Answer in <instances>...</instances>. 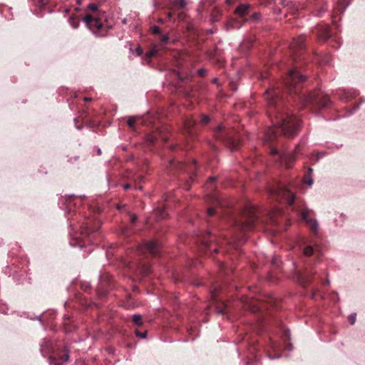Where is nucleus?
<instances>
[{"mask_svg":"<svg viewBox=\"0 0 365 365\" xmlns=\"http://www.w3.org/2000/svg\"><path fill=\"white\" fill-rule=\"evenodd\" d=\"M276 125L281 128L284 135L292 137L298 132L299 120L289 113L279 112L276 115Z\"/></svg>","mask_w":365,"mask_h":365,"instance_id":"obj_1","label":"nucleus"},{"mask_svg":"<svg viewBox=\"0 0 365 365\" xmlns=\"http://www.w3.org/2000/svg\"><path fill=\"white\" fill-rule=\"evenodd\" d=\"M275 192L282 198L286 199L289 205L293 204V202H294L295 195L293 193L289 192L286 188H281L276 191H271L272 195L274 194Z\"/></svg>","mask_w":365,"mask_h":365,"instance_id":"obj_2","label":"nucleus"},{"mask_svg":"<svg viewBox=\"0 0 365 365\" xmlns=\"http://www.w3.org/2000/svg\"><path fill=\"white\" fill-rule=\"evenodd\" d=\"M310 212L311 210L308 209L304 210L302 215V217L309 225L312 230L314 232H317L318 229V224L315 220L309 218V215Z\"/></svg>","mask_w":365,"mask_h":365,"instance_id":"obj_3","label":"nucleus"},{"mask_svg":"<svg viewBox=\"0 0 365 365\" xmlns=\"http://www.w3.org/2000/svg\"><path fill=\"white\" fill-rule=\"evenodd\" d=\"M305 78L295 71H290L286 79L287 84L296 83L298 81H304Z\"/></svg>","mask_w":365,"mask_h":365,"instance_id":"obj_4","label":"nucleus"},{"mask_svg":"<svg viewBox=\"0 0 365 365\" xmlns=\"http://www.w3.org/2000/svg\"><path fill=\"white\" fill-rule=\"evenodd\" d=\"M143 247L146 248L152 255L155 256L158 253L160 247L156 242L150 240L146 242L140 249L143 250Z\"/></svg>","mask_w":365,"mask_h":365,"instance_id":"obj_5","label":"nucleus"},{"mask_svg":"<svg viewBox=\"0 0 365 365\" xmlns=\"http://www.w3.org/2000/svg\"><path fill=\"white\" fill-rule=\"evenodd\" d=\"M280 160L282 164L287 168H289L292 163L295 160L294 155L292 153H284L280 157Z\"/></svg>","mask_w":365,"mask_h":365,"instance_id":"obj_6","label":"nucleus"},{"mask_svg":"<svg viewBox=\"0 0 365 365\" xmlns=\"http://www.w3.org/2000/svg\"><path fill=\"white\" fill-rule=\"evenodd\" d=\"M68 351L66 350L63 355V359L61 361L59 359H57L56 357L51 358V365H61L63 363L68 361Z\"/></svg>","mask_w":365,"mask_h":365,"instance_id":"obj_7","label":"nucleus"},{"mask_svg":"<svg viewBox=\"0 0 365 365\" xmlns=\"http://www.w3.org/2000/svg\"><path fill=\"white\" fill-rule=\"evenodd\" d=\"M267 95V99L269 102V104L270 106H274L275 105V98H277V93L274 90H268L266 92Z\"/></svg>","mask_w":365,"mask_h":365,"instance_id":"obj_8","label":"nucleus"},{"mask_svg":"<svg viewBox=\"0 0 365 365\" xmlns=\"http://www.w3.org/2000/svg\"><path fill=\"white\" fill-rule=\"evenodd\" d=\"M249 9H250L249 5H244V4L240 5L237 8H236L235 14L240 16H243L247 14Z\"/></svg>","mask_w":365,"mask_h":365,"instance_id":"obj_9","label":"nucleus"},{"mask_svg":"<svg viewBox=\"0 0 365 365\" xmlns=\"http://www.w3.org/2000/svg\"><path fill=\"white\" fill-rule=\"evenodd\" d=\"M276 133L274 131V129L273 128H269L265 134L264 141L265 142H270L276 138Z\"/></svg>","mask_w":365,"mask_h":365,"instance_id":"obj_10","label":"nucleus"},{"mask_svg":"<svg viewBox=\"0 0 365 365\" xmlns=\"http://www.w3.org/2000/svg\"><path fill=\"white\" fill-rule=\"evenodd\" d=\"M304 38L301 36L298 37L297 39H294L291 46L292 48H302L304 43Z\"/></svg>","mask_w":365,"mask_h":365,"instance_id":"obj_11","label":"nucleus"},{"mask_svg":"<svg viewBox=\"0 0 365 365\" xmlns=\"http://www.w3.org/2000/svg\"><path fill=\"white\" fill-rule=\"evenodd\" d=\"M307 101H314L316 103L321 105L322 106H326L327 103H320L318 96H316L314 94H309L307 98Z\"/></svg>","mask_w":365,"mask_h":365,"instance_id":"obj_12","label":"nucleus"},{"mask_svg":"<svg viewBox=\"0 0 365 365\" xmlns=\"http://www.w3.org/2000/svg\"><path fill=\"white\" fill-rule=\"evenodd\" d=\"M227 26L231 29H239L241 26V25L237 20L232 19L230 21H228Z\"/></svg>","mask_w":365,"mask_h":365,"instance_id":"obj_13","label":"nucleus"},{"mask_svg":"<svg viewBox=\"0 0 365 365\" xmlns=\"http://www.w3.org/2000/svg\"><path fill=\"white\" fill-rule=\"evenodd\" d=\"M138 119L139 118L138 116L130 117L127 121L128 125L131 128H134V125Z\"/></svg>","mask_w":365,"mask_h":365,"instance_id":"obj_14","label":"nucleus"},{"mask_svg":"<svg viewBox=\"0 0 365 365\" xmlns=\"http://www.w3.org/2000/svg\"><path fill=\"white\" fill-rule=\"evenodd\" d=\"M133 322L138 326H140L143 324V319L142 316L140 314H135L133 317Z\"/></svg>","mask_w":365,"mask_h":365,"instance_id":"obj_15","label":"nucleus"},{"mask_svg":"<svg viewBox=\"0 0 365 365\" xmlns=\"http://www.w3.org/2000/svg\"><path fill=\"white\" fill-rule=\"evenodd\" d=\"M91 26L100 30L102 28L103 25L98 19H94L93 21L91 24Z\"/></svg>","mask_w":365,"mask_h":365,"instance_id":"obj_16","label":"nucleus"},{"mask_svg":"<svg viewBox=\"0 0 365 365\" xmlns=\"http://www.w3.org/2000/svg\"><path fill=\"white\" fill-rule=\"evenodd\" d=\"M304 255L309 257L313 254V248L311 246H307L304 249Z\"/></svg>","mask_w":365,"mask_h":365,"instance_id":"obj_17","label":"nucleus"},{"mask_svg":"<svg viewBox=\"0 0 365 365\" xmlns=\"http://www.w3.org/2000/svg\"><path fill=\"white\" fill-rule=\"evenodd\" d=\"M160 43L161 44L163 45H165V44H167L169 41V36L168 34H164L161 36L160 39Z\"/></svg>","mask_w":365,"mask_h":365,"instance_id":"obj_18","label":"nucleus"},{"mask_svg":"<svg viewBox=\"0 0 365 365\" xmlns=\"http://www.w3.org/2000/svg\"><path fill=\"white\" fill-rule=\"evenodd\" d=\"M94 19L92 17L91 15H86L85 17H84V21L85 22H86L87 24H92V22L93 21Z\"/></svg>","mask_w":365,"mask_h":365,"instance_id":"obj_19","label":"nucleus"},{"mask_svg":"<svg viewBox=\"0 0 365 365\" xmlns=\"http://www.w3.org/2000/svg\"><path fill=\"white\" fill-rule=\"evenodd\" d=\"M210 121V118L208 115H202L201 118V123L203 124H207Z\"/></svg>","mask_w":365,"mask_h":365,"instance_id":"obj_20","label":"nucleus"},{"mask_svg":"<svg viewBox=\"0 0 365 365\" xmlns=\"http://www.w3.org/2000/svg\"><path fill=\"white\" fill-rule=\"evenodd\" d=\"M151 30H152V32L155 34H158L160 33V29L158 26H153L152 28H151Z\"/></svg>","mask_w":365,"mask_h":365,"instance_id":"obj_21","label":"nucleus"},{"mask_svg":"<svg viewBox=\"0 0 365 365\" xmlns=\"http://www.w3.org/2000/svg\"><path fill=\"white\" fill-rule=\"evenodd\" d=\"M349 322L351 324H354L356 322V314H351L349 317Z\"/></svg>","mask_w":365,"mask_h":365,"instance_id":"obj_22","label":"nucleus"},{"mask_svg":"<svg viewBox=\"0 0 365 365\" xmlns=\"http://www.w3.org/2000/svg\"><path fill=\"white\" fill-rule=\"evenodd\" d=\"M207 215L212 216L215 213V209L214 207H210L207 209Z\"/></svg>","mask_w":365,"mask_h":365,"instance_id":"obj_23","label":"nucleus"},{"mask_svg":"<svg viewBox=\"0 0 365 365\" xmlns=\"http://www.w3.org/2000/svg\"><path fill=\"white\" fill-rule=\"evenodd\" d=\"M88 8L92 11H96L98 9V6L96 4H90L88 6Z\"/></svg>","mask_w":365,"mask_h":365,"instance_id":"obj_24","label":"nucleus"},{"mask_svg":"<svg viewBox=\"0 0 365 365\" xmlns=\"http://www.w3.org/2000/svg\"><path fill=\"white\" fill-rule=\"evenodd\" d=\"M304 182L306 184H307L308 185H312L313 184V180L312 178H307L305 180H304Z\"/></svg>","mask_w":365,"mask_h":365,"instance_id":"obj_25","label":"nucleus"},{"mask_svg":"<svg viewBox=\"0 0 365 365\" xmlns=\"http://www.w3.org/2000/svg\"><path fill=\"white\" fill-rule=\"evenodd\" d=\"M137 219H138V216L136 215H135V214L132 215L130 216V222H131V223H133V224L135 223V221L137 220Z\"/></svg>","mask_w":365,"mask_h":365,"instance_id":"obj_26","label":"nucleus"},{"mask_svg":"<svg viewBox=\"0 0 365 365\" xmlns=\"http://www.w3.org/2000/svg\"><path fill=\"white\" fill-rule=\"evenodd\" d=\"M178 4L181 7H185L187 5L185 0H178Z\"/></svg>","mask_w":365,"mask_h":365,"instance_id":"obj_27","label":"nucleus"},{"mask_svg":"<svg viewBox=\"0 0 365 365\" xmlns=\"http://www.w3.org/2000/svg\"><path fill=\"white\" fill-rule=\"evenodd\" d=\"M135 333H136L137 335L140 336L142 338H145L146 336V333L145 332L141 334L138 331H136Z\"/></svg>","mask_w":365,"mask_h":365,"instance_id":"obj_28","label":"nucleus"},{"mask_svg":"<svg viewBox=\"0 0 365 365\" xmlns=\"http://www.w3.org/2000/svg\"><path fill=\"white\" fill-rule=\"evenodd\" d=\"M206 73V71L205 69H200L198 71V73L200 74V76H203Z\"/></svg>","mask_w":365,"mask_h":365,"instance_id":"obj_29","label":"nucleus"},{"mask_svg":"<svg viewBox=\"0 0 365 365\" xmlns=\"http://www.w3.org/2000/svg\"><path fill=\"white\" fill-rule=\"evenodd\" d=\"M193 124H194V123H192L191 120H187V121H186V123H185V125H186L187 128L191 127Z\"/></svg>","mask_w":365,"mask_h":365,"instance_id":"obj_30","label":"nucleus"},{"mask_svg":"<svg viewBox=\"0 0 365 365\" xmlns=\"http://www.w3.org/2000/svg\"><path fill=\"white\" fill-rule=\"evenodd\" d=\"M252 223H253L252 220L248 221V222H246L245 226H246L247 227H251L252 225Z\"/></svg>","mask_w":365,"mask_h":365,"instance_id":"obj_31","label":"nucleus"},{"mask_svg":"<svg viewBox=\"0 0 365 365\" xmlns=\"http://www.w3.org/2000/svg\"><path fill=\"white\" fill-rule=\"evenodd\" d=\"M136 52H137L138 55H139V56H140L143 53V51L140 47H138L136 48Z\"/></svg>","mask_w":365,"mask_h":365,"instance_id":"obj_32","label":"nucleus"},{"mask_svg":"<svg viewBox=\"0 0 365 365\" xmlns=\"http://www.w3.org/2000/svg\"><path fill=\"white\" fill-rule=\"evenodd\" d=\"M278 153V150L277 149H272L271 150V155H277Z\"/></svg>","mask_w":365,"mask_h":365,"instance_id":"obj_33","label":"nucleus"},{"mask_svg":"<svg viewBox=\"0 0 365 365\" xmlns=\"http://www.w3.org/2000/svg\"><path fill=\"white\" fill-rule=\"evenodd\" d=\"M252 18L254 19H259V14H254L252 16Z\"/></svg>","mask_w":365,"mask_h":365,"instance_id":"obj_34","label":"nucleus"},{"mask_svg":"<svg viewBox=\"0 0 365 365\" xmlns=\"http://www.w3.org/2000/svg\"><path fill=\"white\" fill-rule=\"evenodd\" d=\"M130 187V184H125V185H123V188H124L125 190H128V189H129Z\"/></svg>","mask_w":365,"mask_h":365,"instance_id":"obj_35","label":"nucleus"},{"mask_svg":"<svg viewBox=\"0 0 365 365\" xmlns=\"http://www.w3.org/2000/svg\"><path fill=\"white\" fill-rule=\"evenodd\" d=\"M222 129V125H218V126L216 128V131L221 130Z\"/></svg>","mask_w":365,"mask_h":365,"instance_id":"obj_36","label":"nucleus"},{"mask_svg":"<svg viewBox=\"0 0 365 365\" xmlns=\"http://www.w3.org/2000/svg\"><path fill=\"white\" fill-rule=\"evenodd\" d=\"M164 212H165L164 211H162V213L160 214V217H161L162 218H165V215H165Z\"/></svg>","mask_w":365,"mask_h":365,"instance_id":"obj_37","label":"nucleus"},{"mask_svg":"<svg viewBox=\"0 0 365 365\" xmlns=\"http://www.w3.org/2000/svg\"><path fill=\"white\" fill-rule=\"evenodd\" d=\"M83 101H91V98L85 97L83 98Z\"/></svg>","mask_w":365,"mask_h":365,"instance_id":"obj_38","label":"nucleus"},{"mask_svg":"<svg viewBox=\"0 0 365 365\" xmlns=\"http://www.w3.org/2000/svg\"><path fill=\"white\" fill-rule=\"evenodd\" d=\"M217 81H218V79L215 78H213L212 82H213L214 83H217Z\"/></svg>","mask_w":365,"mask_h":365,"instance_id":"obj_39","label":"nucleus"},{"mask_svg":"<svg viewBox=\"0 0 365 365\" xmlns=\"http://www.w3.org/2000/svg\"><path fill=\"white\" fill-rule=\"evenodd\" d=\"M329 37V35H328V36H321V38H324V39H327V38H328Z\"/></svg>","mask_w":365,"mask_h":365,"instance_id":"obj_40","label":"nucleus"},{"mask_svg":"<svg viewBox=\"0 0 365 365\" xmlns=\"http://www.w3.org/2000/svg\"><path fill=\"white\" fill-rule=\"evenodd\" d=\"M77 4L80 5L81 4V0H77Z\"/></svg>","mask_w":365,"mask_h":365,"instance_id":"obj_41","label":"nucleus"},{"mask_svg":"<svg viewBox=\"0 0 365 365\" xmlns=\"http://www.w3.org/2000/svg\"><path fill=\"white\" fill-rule=\"evenodd\" d=\"M153 51H150L148 55V56H151V55H153Z\"/></svg>","mask_w":365,"mask_h":365,"instance_id":"obj_42","label":"nucleus"},{"mask_svg":"<svg viewBox=\"0 0 365 365\" xmlns=\"http://www.w3.org/2000/svg\"><path fill=\"white\" fill-rule=\"evenodd\" d=\"M168 17H169V18H170V17L172 16V14H171V13H169V14H168Z\"/></svg>","mask_w":365,"mask_h":365,"instance_id":"obj_43","label":"nucleus"},{"mask_svg":"<svg viewBox=\"0 0 365 365\" xmlns=\"http://www.w3.org/2000/svg\"><path fill=\"white\" fill-rule=\"evenodd\" d=\"M138 178L140 180H142V179H143V176H141V175L138 176Z\"/></svg>","mask_w":365,"mask_h":365,"instance_id":"obj_44","label":"nucleus"},{"mask_svg":"<svg viewBox=\"0 0 365 365\" xmlns=\"http://www.w3.org/2000/svg\"><path fill=\"white\" fill-rule=\"evenodd\" d=\"M210 180H215V178H210Z\"/></svg>","mask_w":365,"mask_h":365,"instance_id":"obj_45","label":"nucleus"},{"mask_svg":"<svg viewBox=\"0 0 365 365\" xmlns=\"http://www.w3.org/2000/svg\"><path fill=\"white\" fill-rule=\"evenodd\" d=\"M312 170H312V168H309V172H312Z\"/></svg>","mask_w":365,"mask_h":365,"instance_id":"obj_46","label":"nucleus"},{"mask_svg":"<svg viewBox=\"0 0 365 365\" xmlns=\"http://www.w3.org/2000/svg\"><path fill=\"white\" fill-rule=\"evenodd\" d=\"M214 252H217V249H215Z\"/></svg>","mask_w":365,"mask_h":365,"instance_id":"obj_47","label":"nucleus"}]
</instances>
